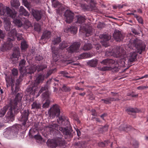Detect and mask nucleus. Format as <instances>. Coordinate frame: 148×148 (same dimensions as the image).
Wrapping results in <instances>:
<instances>
[{
    "mask_svg": "<svg viewBox=\"0 0 148 148\" xmlns=\"http://www.w3.org/2000/svg\"><path fill=\"white\" fill-rule=\"evenodd\" d=\"M74 15V14L71 11L68 10H66L64 14L66 22L69 23L71 22L73 18Z\"/></svg>",
    "mask_w": 148,
    "mask_h": 148,
    "instance_id": "nucleus-10",
    "label": "nucleus"
},
{
    "mask_svg": "<svg viewBox=\"0 0 148 148\" xmlns=\"http://www.w3.org/2000/svg\"><path fill=\"white\" fill-rule=\"evenodd\" d=\"M29 115V112L28 110H23L22 114V118L21 121H23L22 123L23 125H25L26 124L28 116Z\"/></svg>",
    "mask_w": 148,
    "mask_h": 148,
    "instance_id": "nucleus-14",
    "label": "nucleus"
},
{
    "mask_svg": "<svg viewBox=\"0 0 148 148\" xmlns=\"http://www.w3.org/2000/svg\"><path fill=\"white\" fill-rule=\"evenodd\" d=\"M99 37L103 41L101 42L102 45L105 47H108L109 45L107 41L111 38V37L105 34H101Z\"/></svg>",
    "mask_w": 148,
    "mask_h": 148,
    "instance_id": "nucleus-12",
    "label": "nucleus"
},
{
    "mask_svg": "<svg viewBox=\"0 0 148 148\" xmlns=\"http://www.w3.org/2000/svg\"><path fill=\"white\" fill-rule=\"evenodd\" d=\"M98 145L100 147H104L105 146V144L102 142H99L98 143Z\"/></svg>",
    "mask_w": 148,
    "mask_h": 148,
    "instance_id": "nucleus-59",
    "label": "nucleus"
},
{
    "mask_svg": "<svg viewBox=\"0 0 148 148\" xmlns=\"http://www.w3.org/2000/svg\"><path fill=\"white\" fill-rule=\"evenodd\" d=\"M25 25H26V28H28L31 26L30 23L28 21H27V22H26V23H25Z\"/></svg>",
    "mask_w": 148,
    "mask_h": 148,
    "instance_id": "nucleus-63",
    "label": "nucleus"
},
{
    "mask_svg": "<svg viewBox=\"0 0 148 148\" xmlns=\"http://www.w3.org/2000/svg\"><path fill=\"white\" fill-rule=\"evenodd\" d=\"M21 49L22 50L25 49L27 47V45L25 41H22L21 44Z\"/></svg>",
    "mask_w": 148,
    "mask_h": 148,
    "instance_id": "nucleus-42",
    "label": "nucleus"
},
{
    "mask_svg": "<svg viewBox=\"0 0 148 148\" xmlns=\"http://www.w3.org/2000/svg\"><path fill=\"white\" fill-rule=\"evenodd\" d=\"M32 14L37 21H39L41 18L42 16V13L41 11L35 9L32 10Z\"/></svg>",
    "mask_w": 148,
    "mask_h": 148,
    "instance_id": "nucleus-13",
    "label": "nucleus"
},
{
    "mask_svg": "<svg viewBox=\"0 0 148 148\" xmlns=\"http://www.w3.org/2000/svg\"><path fill=\"white\" fill-rule=\"evenodd\" d=\"M79 31L80 32L84 31L86 36H89L92 33L91 27L86 24H83L80 27Z\"/></svg>",
    "mask_w": 148,
    "mask_h": 148,
    "instance_id": "nucleus-9",
    "label": "nucleus"
},
{
    "mask_svg": "<svg viewBox=\"0 0 148 148\" xmlns=\"http://www.w3.org/2000/svg\"><path fill=\"white\" fill-rule=\"evenodd\" d=\"M108 125H106L102 127L101 128V132H106L108 130Z\"/></svg>",
    "mask_w": 148,
    "mask_h": 148,
    "instance_id": "nucleus-49",
    "label": "nucleus"
},
{
    "mask_svg": "<svg viewBox=\"0 0 148 148\" xmlns=\"http://www.w3.org/2000/svg\"><path fill=\"white\" fill-rule=\"evenodd\" d=\"M90 55L87 53H84L80 55L79 58L81 59H84L90 57Z\"/></svg>",
    "mask_w": 148,
    "mask_h": 148,
    "instance_id": "nucleus-40",
    "label": "nucleus"
},
{
    "mask_svg": "<svg viewBox=\"0 0 148 148\" xmlns=\"http://www.w3.org/2000/svg\"><path fill=\"white\" fill-rule=\"evenodd\" d=\"M71 33L72 34H75L77 31V27L74 26L71 27Z\"/></svg>",
    "mask_w": 148,
    "mask_h": 148,
    "instance_id": "nucleus-46",
    "label": "nucleus"
},
{
    "mask_svg": "<svg viewBox=\"0 0 148 148\" xmlns=\"http://www.w3.org/2000/svg\"><path fill=\"white\" fill-rule=\"evenodd\" d=\"M16 12L14 10H11L9 7L3 6L0 4V15H5L10 16L14 19L16 16Z\"/></svg>",
    "mask_w": 148,
    "mask_h": 148,
    "instance_id": "nucleus-5",
    "label": "nucleus"
},
{
    "mask_svg": "<svg viewBox=\"0 0 148 148\" xmlns=\"http://www.w3.org/2000/svg\"><path fill=\"white\" fill-rule=\"evenodd\" d=\"M35 59L36 60L40 61L43 59L42 56L40 55H37L35 57Z\"/></svg>",
    "mask_w": 148,
    "mask_h": 148,
    "instance_id": "nucleus-51",
    "label": "nucleus"
},
{
    "mask_svg": "<svg viewBox=\"0 0 148 148\" xmlns=\"http://www.w3.org/2000/svg\"><path fill=\"white\" fill-rule=\"evenodd\" d=\"M80 45L78 42H74L67 49L69 53H72L77 52L79 50Z\"/></svg>",
    "mask_w": 148,
    "mask_h": 148,
    "instance_id": "nucleus-11",
    "label": "nucleus"
},
{
    "mask_svg": "<svg viewBox=\"0 0 148 148\" xmlns=\"http://www.w3.org/2000/svg\"><path fill=\"white\" fill-rule=\"evenodd\" d=\"M51 93L48 91L43 93L42 95V97L44 99H49Z\"/></svg>",
    "mask_w": 148,
    "mask_h": 148,
    "instance_id": "nucleus-31",
    "label": "nucleus"
},
{
    "mask_svg": "<svg viewBox=\"0 0 148 148\" xmlns=\"http://www.w3.org/2000/svg\"><path fill=\"white\" fill-rule=\"evenodd\" d=\"M41 107L40 104L38 102L35 101L32 105V109H38Z\"/></svg>",
    "mask_w": 148,
    "mask_h": 148,
    "instance_id": "nucleus-30",
    "label": "nucleus"
},
{
    "mask_svg": "<svg viewBox=\"0 0 148 148\" xmlns=\"http://www.w3.org/2000/svg\"><path fill=\"white\" fill-rule=\"evenodd\" d=\"M85 20V18L83 16H80L77 19V22L79 23L84 22Z\"/></svg>",
    "mask_w": 148,
    "mask_h": 148,
    "instance_id": "nucleus-43",
    "label": "nucleus"
},
{
    "mask_svg": "<svg viewBox=\"0 0 148 148\" xmlns=\"http://www.w3.org/2000/svg\"><path fill=\"white\" fill-rule=\"evenodd\" d=\"M4 27L5 29L7 31H10L11 28H12V25L9 19L5 18L4 20Z\"/></svg>",
    "mask_w": 148,
    "mask_h": 148,
    "instance_id": "nucleus-15",
    "label": "nucleus"
},
{
    "mask_svg": "<svg viewBox=\"0 0 148 148\" xmlns=\"http://www.w3.org/2000/svg\"><path fill=\"white\" fill-rule=\"evenodd\" d=\"M25 62L26 61L24 60H22L20 62L19 64V70L21 75H20L19 79L17 80V81L18 82L21 81L22 80V77L23 75H26L27 74H31L33 73L35 71V67H34L33 69L30 66L25 67Z\"/></svg>",
    "mask_w": 148,
    "mask_h": 148,
    "instance_id": "nucleus-4",
    "label": "nucleus"
},
{
    "mask_svg": "<svg viewBox=\"0 0 148 148\" xmlns=\"http://www.w3.org/2000/svg\"><path fill=\"white\" fill-rule=\"evenodd\" d=\"M8 106H6L0 109V117H3L8 109Z\"/></svg>",
    "mask_w": 148,
    "mask_h": 148,
    "instance_id": "nucleus-22",
    "label": "nucleus"
},
{
    "mask_svg": "<svg viewBox=\"0 0 148 148\" xmlns=\"http://www.w3.org/2000/svg\"><path fill=\"white\" fill-rule=\"evenodd\" d=\"M50 101L49 100L46 101L42 105V108H47L49 107V106Z\"/></svg>",
    "mask_w": 148,
    "mask_h": 148,
    "instance_id": "nucleus-45",
    "label": "nucleus"
},
{
    "mask_svg": "<svg viewBox=\"0 0 148 148\" xmlns=\"http://www.w3.org/2000/svg\"><path fill=\"white\" fill-rule=\"evenodd\" d=\"M13 22L18 27H21L22 25L21 21L20 20L17 19H14Z\"/></svg>",
    "mask_w": 148,
    "mask_h": 148,
    "instance_id": "nucleus-33",
    "label": "nucleus"
},
{
    "mask_svg": "<svg viewBox=\"0 0 148 148\" xmlns=\"http://www.w3.org/2000/svg\"><path fill=\"white\" fill-rule=\"evenodd\" d=\"M34 67H35V68L36 69L35 71L37 70L38 71H39L46 68L47 66L45 65H38L37 66L35 65H33L32 66H31V67L33 69L34 67Z\"/></svg>",
    "mask_w": 148,
    "mask_h": 148,
    "instance_id": "nucleus-25",
    "label": "nucleus"
},
{
    "mask_svg": "<svg viewBox=\"0 0 148 148\" xmlns=\"http://www.w3.org/2000/svg\"><path fill=\"white\" fill-rule=\"evenodd\" d=\"M57 126V125L56 124H50L47 126V128H49V130L51 131L53 130Z\"/></svg>",
    "mask_w": 148,
    "mask_h": 148,
    "instance_id": "nucleus-36",
    "label": "nucleus"
},
{
    "mask_svg": "<svg viewBox=\"0 0 148 148\" xmlns=\"http://www.w3.org/2000/svg\"><path fill=\"white\" fill-rule=\"evenodd\" d=\"M71 27H66L64 29V32L66 33H68L69 32H71Z\"/></svg>",
    "mask_w": 148,
    "mask_h": 148,
    "instance_id": "nucleus-57",
    "label": "nucleus"
},
{
    "mask_svg": "<svg viewBox=\"0 0 148 148\" xmlns=\"http://www.w3.org/2000/svg\"><path fill=\"white\" fill-rule=\"evenodd\" d=\"M54 47H51V49L53 53V59L54 61H57L59 59V55L57 51L55 50Z\"/></svg>",
    "mask_w": 148,
    "mask_h": 148,
    "instance_id": "nucleus-18",
    "label": "nucleus"
},
{
    "mask_svg": "<svg viewBox=\"0 0 148 148\" xmlns=\"http://www.w3.org/2000/svg\"><path fill=\"white\" fill-rule=\"evenodd\" d=\"M92 48V45L90 43L85 44L83 47V49L85 51L88 50Z\"/></svg>",
    "mask_w": 148,
    "mask_h": 148,
    "instance_id": "nucleus-32",
    "label": "nucleus"
},
{
    "mask_svg": "<svg viewBox=\"0 0 148 148\" xmlns=\"http://www.w3.org/2000/svg\"><path fill=\"white\" fill-rule=\"evenodd\" d=\"M61 4L58 1H56L53 3V6L55 8H60L61 6Z\"/></svg>",
    "mask_w": 148,
    "mask_h": 148,
    "instance_id": "nucleus-47",
    "label": "nucleus"
},
{
    "mask_svg": "<svg viewBox=\"0 0 148 148\" xmlns=\"http://www.w3.org/2000/svg\"><path fill=\"white\" fill-rule=\"evenodd\" d=\"M19 49L18 48L14 49L12 54V57L14 58H18L20 56Z\"/></svg>",
    "mask_w": 148,
    "mask_h": 148,
    "instance_id": "nucleus-24",
    "label": "nucleus"
},
{
    "mask_svg": "<svg viewBox=\"0 0 148 148\" xmlns=\"http://www.w3.org/2000/svg\"><path fill=\"white\" fill-rule=\"evenodd\" d=\"M137 53L136 51L131 52L130 54V56L128 61L130 62H133L135 60L136 58Z\"/></svg>",
    "mask_w": 148,
    "mask_h": 148,
    "instance_id": "nucleus-19",
    "label": "nucleus"
},
{
    "mask_svg": "<svg viewBox=\"0 0 148 148\" xmlns=\"http://www.w3.org/2000/svg\"><path fill=\"white\" fill-rule=\"evenodd\" d=\"M98 62V60L94 59L89 61L87 63L90 66L92 67H95L97 65Z\"/></svg>",
    "mask_w": 148,
    "mask_h": 148,
    "instance_id": "nucleus-21",
    "label": "nucleus"
},
{
    "mask_svg": "<svg viewBox=\"0 0 148 148\" xmlns=\"http://www.w3.org/2000/svg\"><path fill=\"white\" fill-rule=\"evenodd\" d=\"M34 88L33 87V86H29L27 89V91L28 93L30 94L33 95Z\"/></svg>",
    "mask_w": 148,
    "mask_h": 148,
    "instance_id": "nucleus-41",
    "label": "nucleus"
},
{
    "mask_svg": "<svg viewBox=\"0 0 148 148\" xmlns=\"http://www.w3.org/2000/svg\"><path fill=\"white\" fill-rule=\"evenodd\" d=\"M98 28H101L103 27V24L101 23H99L97 25Z\"/></svg>",
    "mask_w": 148,
    "mask_h": 148,
    "instance_id": "nucleus-62",
    "label": "nucleus"
},
{
    "mask_svg": "<svg viewBox=\"0 0 148 148\" xmlns=\"http://www.w3.org/2000/svg\"><path fill=\"white\" fill-rule=\"evenodd\" d=\"M147 88L148 87L145 86H139L137 87V89L138 90H143Z\"/></svg>",
    "mask_w": 148,
    "mask_h": 148,
    "instance_id": "nucleus-56",
    "label": "nucleus"
},
{
    "mask_svg": "<svg viewBox=\"0 0 148 148\" xmlns=\"http://www.w3.org/2000/svg\"><path fill=\"white\" fill-rule=\"evenodd\" d=\"M115 101V99L114 98L112 97H108L104 99H102L101 100V101H103V103L106 104L110 103L111 101Z\"/></svg>",
    "mask_w": 148,
    "mask_h": 148,
    "instance_id": "nucleus-26",
    "label": "nucleus"
},
{
    "mask_svg": "<svg viewBox=\"0 0 148 148\" xmlns=\"http://www.w3.org/2000/svg\"><path fill=\"white\" fill-rule=\"evenodd\" d=\"M51 32L48 30L45 31L43 33L41 37V40H46L51 37Z\"/></svg>",
    "mask_w": 148,
    "mask_h": 148,
    "instance_id": "nucleus-17",
    "label": "nucleus"
},
{
    "mask_svg": "<svg viewBox=\"0 0 148 148\" xmlns=\"http://www.w3.org/2000/svg\"><path fill=\"white\" fill-rule=\"evenodd\" d=\"M141 41L138 39L136 38L134 40L132 44L134 45L136 49H139L140 47V45Z\"/></svg>",
    "mask_w": 148,
    "mask_h": 148,
    "instance_id": "nucleus-20",
    "label": "nucleus"
},
{
    "mask_svg": "<svg viewBox=\"0 0 148 148\" xmlns=\"http://www.w3.org/2000/svg\"><path fill=\"white\" fill-rule=\"evenodd\" d=\"M23 97L22 94L18 93L14 100H11L9 103V110L5 118L7 122L12 121L14 120V116L13 112H14L21 108L22 105L21 100Z\"/></svg>",
    "mask_w": 148,
    "mask_h": 148,
    "instance_id": "nucleus-1",
    "label": "nucleus"
},
{
    "mask_svg": "<svg viewBox=\"0 0 148 148\" xmlns=\"http://www.w3.org/2000/svg\"><path fill=\"white\" fill-rule=\"evenodd\" d=\"M19 11L21 14H22L25 16H27L29 15V14L28 12H27L22 6H21L20 7Z\"/></svg>",
    "mask_w": 148,
    "mask_h": 148,
    "instance_id": "nucleus-28",
    "label": "nucleus"
},
{
    "mask_svg": "<svg viewBox=\"0 0 148 148\" xmlns=\"http://www.w3.org/2000/svg\"><path fill=\"white\" fill-rule=\"evenodd\" d=\"M12 74L14 76H16L18 74V70L15 68H13L12 71Z\"/></svg>",
    "mask_w": 148,
    "mask_h": 148,
    "instance_id": "nucleus-50",
    "label": "nucleus"
},
{
    "mask_svg": "<svg viewBox=\"0 0 148 148\" xmlns=\"http://www.w3.org/2000/svg\"><path fill=\"white\" fill-rule=\"evenodd\" d=\"M92 113V114L94 116H97V114L96 112V111L94 109H92L91 110Z\"/></svg>",
    "mask_w": 148,
    "mask_h": 148,
    "instance_id": "nucleus-60",
    "label": "nucleus"
},
{
    "mask_svg": "<svg viewBox=\"0 0 148 148\" xmlns=\"http://www.w3.org/2000/svg\"><path fill=\"white\" fill-rule=\"evenodd\" d=\"M61 41L60 38L57 37L54 38L52 41V44L54 45L58 44Z\"/></svg>",
    "mask_w": 148,
    "mask_h": 148,
    "instance_id": "nucleus-35",
    "label": "nucleus"
},
{
    "mask_svg": "<svg viewBox=\"0 0 148 148\" xmlns=\"http://www.w3.org/2000/svg\"><path fill=\"white\" fill-rule=\"evenodd\" d=\"M47 89V88L46 86H44V87H42L40 89V90L39 92L40 93H41L43 91L46 90Z\"/></svg>",
    "mask_w": 148,
    "mask_h": 148,
    "instance_id": "nucleus-58",
    "label": "nucleus"
},
{
    "mask_svg": "<svg viewBox=\"0 0 148 148\" xmlns=\"http://www.w3.org/2000/svg\"><path fill=\"white\" fill-rule=\"evenodd\" d=\"M37 85H35L34 84V86H33V87L34 88L33 91V95H34L35 93L38 90V87L36 86Z\"/></svg>",
    "mask_w": 148,
    "mask_h": 148,
    "instance_id": "nucleus-52",
    "label": "nucleus"
},
{
    "mask_svg": "<svg viewBox=\"0 0 148 148\" xmlns=\"http://www.w3.org/2000/svg\"><path fill=\"white\" fill-rule=\"evenodd\" d=\"M99 69L102 71H106L112 69L110 67H108L107 66H104L102 68H99Z\"/></svg>",
    "mask_w": 148,
    "mask_h": 148,
    "instance_id": "nucleus-44",
    "label": "nucleus"
},
{
    "mask_svg": "<svg viewBox=\"0 0 148 148\" xmlns=\"http://www.w3.org/2000/svg\"><path fill=\"white\" fill-rule=\"evenodd\" d=\"M44 79V76L42 75H39L37 77L34 83V85H38L42 82Z\"/></svg>",
    "mask_w": 148,
    "mask_h": 148,
    "instance_id": "nucleus-23",
    "label": "nucleus"
},
{
    "mask_svg": "<svg viewBox=\"0 0 148 148\" xmlns=\"http://www.w3.org/2000/svg\"><path fill=\"white\" fill-rule=\"evenodd\" d=\"M62 90L66 92H69L71 90V88L69 87L66 86L65 84H64L62 87Z\"/></svg>",
    "mask_w": 148,
    "mask_h": 148,
    "instance_id": "nucleus-39",
    "label": "nucleus"
},
{
    "mask_svg": "<svg viewBox=\"0 0 148 148\" xmlns=\"http://www.w3.org/2000/svg\"><path fill=\"white\" fill-rule=\"evenodd\" d=\"M126 111L128 112L136 113L138 112V110L137 109H134L132 108H128L127 109Z\"/></svg>",
    "mask_w": 148,
    "mask_h": 148,
    "instance_id": "nucleus-38",
    "label": "nucleus"
},
{
    "mask_svg": "<svg viewBox=\"0 0 148 148\" xmlns=\"http://www.w3.org/2000/svg\"><path fill=\"white\" fill-rule=\"evenodd\" d=\"M68 46V44L67 42L64 41H63L59 45V48L61 49H63L65 48Z\"/></svg>",
    "mask_w": 148,
    "mask_h": 148,
    "instance_id": "nucleus-34",
    "label": "nucleus"
},
{
    "mask_svg": "<svg viewBox=\"0 0 148 148\" xmlns=\"http://www.w3.org/2000/svg\"><path fill=\"white\" fill-rule=\"evenodd\" d=\"M135 18L137 19V20L139 23L141 24L143 23V20L141 16H138L137 15V17Z\"/></svg>",
    "mask_w": 148,
    "mask_h": 148,
    "instance_id": "nucleus-48",
    "label": "nucleus"
},
{
    "mask_svg": "<svg viewBox=\"0 0 148 148\" xmlns=\"http://www.w3.org/2000/svg\"><path fill=\"white\" fill-rule=\"evenodd\" d=\"M114 38L116 41H120L123 39L121 32L118 31H116L113 35Z\"/></svg>",
    "mask_w": 148,
    "mask_h": 148,
    "instance_id": "nucleus-16",
    "label": "nucleus"
},
{
    "mask_svg": "<svg viewBox=\"0 0 148 148\" xmlns=\"http://www.w3.org/2000/svg\"><path fill=\"white\" fill-rule=\"evenodd\" d=\"M56 69H54L49 70L47 72V77H49L50 75L54 71H56Z\"/></svg>",
    "mask_w": 148,
    "mask_h": 148,
    "instance_id": "nucleus-53",
    "label": "nucleus"
},
{
    "mask_svg": "<svg viewBox=\"0 0 148 148\" xmlns=\"http://www.w3.org/2000/svg\"><path fill=\"white\" fill-rule=\"evenodd\" d=\"M59 130L62 132L65 135H69L70 134V132L68 129L63 127H60Z\"/></svg>",
    "mask_w": 148,
    "mask_h": 148,
    "instance_id": "nucleus-29",
    "label": "nucleus"
},
{
    "mask_svg": "<svg viewBox=\"0 0 148 148\" xmlns=\"http://www.w3.org/2000/svg\"><path fill=\"white\" fill-rule=\"evenodd\" d=\"M75 130L77 132V136H80L81 135V132H80V130L77 129H75Z\"/></svg>",
    "mask_w": 148,
    "mask_h": 148,
    "instance_id": "nucleus-64",
    "label": "nucleus"
},
{
    "mask_svg": "<svg viewBox=\"0 0 148 148\" xmlns=\"http://www.w3.org/2000/svg\"><path fill=\"white\" fill-rule=\"evenodd\" d=\"M15 37H17V39L18 40H21L23 38L22 34H17L15 29L14 28L8 33V38L7 42L1 46V50L4 51L11 48L12 46V42L14 40Z\"/></svg>",
    "mask_w": 148,
    "mask_h": 148,
    "instance_id": "nucleus-2",
    "label": "nucleus"
},
{
    "mask_svg": "<svg viewBox=\"0 0 148 148\" xmlns=\"http://www.w3.org/2000/svg\"><path fill=\"white\" fill-rule=\"evenodd\" d=\"M11 3L12 6L16 8H18L20 5L19 2L17 0H11Z\"/></svg>",
    "mask_w": 148,
    "mask_h": 148,
    "instance_id": "nucleus-27",
    "label": "nucleus"
},
{
    "mask_svg": "<svg viewBox=\"0 0 148 148\" xmlns=\"http://www.w3.org/2000/svg\"><path fill=\"white\" fill-rule=\"evenodd\" d=\"M5 36L4 34L3 33V31L0 29V38H3Z\"/></svg>",
    "mask_w": 148,
    "mask_h": 148,
    "instance_id": "nucleus-61",
    "label": "nucleus"
},
{
    "mask_svg": "<svg viewBox=\"0 0 148 148\" xmlns=\"http://www.w3.org/2000/svg\"><path fill=\"white\" fill-rule=\"evenodd\" d=\"M12 134V133L10 132V131L7 130L4 132V134L8 139H11L12 138L11 137Z\"/></svg>",
    "mask_w": 148,
    "mask_h": 148,
    "instance_id": "nucleus-37",
    "label": "nucleus"
},
{
    "mask_svg": "<svg viewBox=\"0 0 148 148\" xmlns=\"http://www.w3.org/2000/svg\"><path fill=\"white\" fill-rule=\"evenodd\" d=\"M60 111L59 106L55 104L50 108L48 111V113L49 115L53 118L55 116H58L60 114Z\"/></svg>",
    "mask_w": 148,
    "mask_h": 148,
    "instance_id": "nucleus-8",
    "label": "nucleus"
},
{
    "mask_svg": "<svg viewBox=\"0 0 148 148\" xmlns=\"http://www.w3.org/2000/svg\"><path fill=\"white\" fill-rule=\"evenodd\" d=\"M34 138L36 140H41L42 138L40 135L37 134L35 135L34 136Z\"/></svg>",
    "mask_w": 148,
    "mask_h": 148,
    "instance_id": "nucleus-55",
    "label": "nucleus"
},
{
    "mask_svg": "<svg viewBox=\"0 0 148 148\" xmlns=\"http://www.w3.org/2000/svg\"><path fill=\"white\" fill-rule=\"evenodd\" d=\"M100 63L104 65H109L114 64L115 66L113 68V70L116 72L118 71L119 69V65L116 61L112 60V59L107 58L103 60Z\"/></svg>",
    "mask_w": 148,
    "mask_h": 148,
    "instance_id": "nucleus-7",
    "label": "nucleus"
},
{
    "mask_svg": "<svg viewBox=\"0 0 148 148\" xmlns=\"http://www.w3.org/2000/svg\"><path fill=\"white\" fill-rule=\"evenodd\" d=\"M24 5L27 8L29 6L28 3L26 0H22Z\"/></svg>",
    "mask_w": 148,
    "mask_h": 148,
    "instance_id": "nucleus-54",
    "label": "nucleus"
},
{
    "mask_svg": "<svg viewBox=\"0 0 148 148\" xmlns=\"http://www.w3.org/2000/svg\"><path fill=\"white\" fill-rule=\"evenodd\" d=\"M106 55L112 56L116 58L120 57L121 59L125 60L127 57L125 51L123 48L117 46L115 48L112 49L110 51H107L106 53Z\"/></svg>",
    "mask_w": 148,
    "mask_h": 148,
    "instance_id": "nucleus-3",
    "label": "nucleus"
},
{
    "mask_svg": "<svg viewBox=\"0 0 148 148\" xmlns=\"http://www.w3.org/2000/svg\"><path fill=\"white\" fill-rule=\"evenodd\" d=\"M64 143V141L61 138H58L48 140L47 143L49 146L51 148H53L58 145H62Z\"/></svg>",
    "mask_w": 148,
    "mask_h": 148,
    "instance_id": "nucleus-6",
    "label": "nucleus"
}]
</instances>
